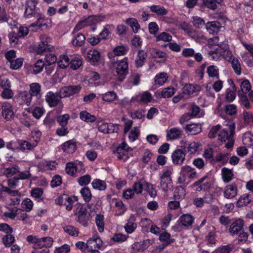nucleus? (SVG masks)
<instances>
[{
  "label": "nucleus",
  "instance_id": "21",
  "mask_svg": "<svg viewBox=\"0 0 253 253\" xmlns=\"http://www.w3.org/2000/svg\"><path fill=\"white\" fill-rule=\"evenodd\" d=\"M40 39V42L36 49L38 54H41L43 51L49 49V45L48 43L51 41V39L45 35H41Z\"/></svg>",
  "mask_w": 253,
  "mask_h": 253
},
{
  "label": "nucleus",
  "instance_id": "33",
  "mask_svg": "<svg viewBox=\"0 0 253 253\" xmlns=\"http://www.w3.org/2000/svg\"><path fill=\"white\" fill-rule=\"evenodd\" d=\"M128 236L122 233H115L110 238L108 243L110 245H113L116 243H121L126 241Z\"/></svg>",
  "mask_w": 253,
  "mask_h": 253
},
{
  "label": "nucleus",
  "instance_id": "3",
  "mask_svg": "<svg viewBox=\"0 0 253 253\" xmlns=\"http://www.w3.org/2000/svg\"><path fill=\"white\" fill-rule=\"evenodd\" d=\"M132 149L126 142H122L114 152L115 157L119 160L125 162L131 156Z\"/></svg>",
  "mask_w": 253,
  "mask_h": 253
},
{
  "label": "nucleus",
  "instance_id": "48",
  "mask_svg": "<svg viewBox=\"0 0 253 253\" xmlns=\"http://www.w3.org/2000/svg\"><path fill=\"white\" fill-rule=\"evenodd\" d=\"M95 220L98 231L100 233L103 232L104 230V216L101 214H96Z\"/></svg>",
  "mask_w": 253,
  "mask_h": 253
},
{
  "label": "nucleus",
  "instance_id": "42",
  "mask_svg": "<svg viewBox=\"0 0 253 253\" xmlns=\"http://www.w3.org/2000/svg\"><path fill=\"white\" fill-rule=\"evenodd\" d=\"M83 61L81 56L78 55L71 56L70 65L73 70H77L82 65Z\"/></svg>",
  "mask_w": 253,
  "mask_h": 253
},
{
  "label": "nucleus",
  "instance_id": "18",
  "mask_svg": "<svg viewBox=\"0 0 253 253\" xmlns=\"http://www.w3.org/2000/svg\"><path fill=\"white\" fill-rule=\"evenodd\" d=\"M2 116L7 121L13 119L14 113L11 104L7 101L4 102L1 105Z\"/></svg>",
  "mask_w": 253,
  "mask_h": 253
},
{
  "label": "nucleus",
  "instance_id": "45",
  "mask_svg": "<svg viewBox=\"0 0 253 253\" xmlns=\"http://www.w3.org/2000/svg\"><path fill=\"white\" fill-rule=\"evenodd\" d=\"M150 10L159 16H165L167 14L168 10L160 5H153L150 7Z\"/></svg>",
  "mask_w": 253,
  "mask_h": 253
},
{
  "label": "nucleus",
  "instance_id": "5",
  "mask_svg": "<svg viewBox=\"0 0 253 253\" xmlns=\"http://www.w3.org/2000/svg\"><path fill=\"white\" fill-rule=\"evenodd\" d=\"M103 248V242L96 232L93 233L92 237L86 241V249L87 250H100Z\"/></svg>",
  "mask_w": 253,
  "mask_h": 253
},
{
  "label": "nucleus",
  "instance_id": "34",
  "mask_svg": "<svg viewBox=\"0 0 253 253\" xmlns=\"http://www.w3.org/2000/svg\"><path fill=\"white\" fill-rule=\"evenodd\" d=\"M244 224V221L242 219L239 218L234 221L231 225L229 231L232 234H237L241 230Z\"/></svg>",
  "mask_w": 253,
  "mask_h": 253
},
{
  "label": "nucleus",
  "instance_id": "9",
  "mask_svg": "<svg viewBox=\"0 0 253 253\" xmlns=\"http://www.w3.org/2000/svg\"><path fill=\"white\" fill-rule=\"evenodd\" d=\"M45 101L51 107H53L59 104L61 107V110L63 107V104H60V99L63 98L60 94V91L54 93L52 91H48L46 93L45 95Z\"/></svg>",
  "mask_w": 253,
  "mask_h": 253
},
{
  "label": "nucleus",
  "instance_id": "28",
  "mask_svg": "<svg viewBox=\"0 0 253 253\" xmlns=\"http://www.w3.org/2000/svg\"><path fill=\"white\" fill-rule=\"evenodd\" d=\"M182 134V130L178 127H172L167 130V139L174 140L179 138Z\"/></svg>",
  "mask_w": 253,
  "mask_h": 253
},
{
  "label": "nucleus",
  "instance_id": "10",
  "mask_svg": "<svg viewBox=\"0 0 253 253\" xmlns=\"http://www.w3.org/2000/svg\"><path fill=\"white\" fill-rule=\"evenodd\" d=\"M180 147L184 149L185 152L190 155H194L199 149L200 144L198 142L191 141L188 142L186 140H181L180 142Z\"/></svg>",
  "mask_w": 253,
  "mask_h": 253
},
{
  "label": "nucleus",
  "instance_id": "46",
  "mask_svg": "<svg viewBox=\"0 0 253 253\" xmlns=\"http://www.w3.org/2000/svg\"><path fill=\"white\" fill-rule=\"evenodd\" d=\"M91 185L93 188L99 191L105 190L107 187L106 182L99 179H94L91 183Z\"/></svg>",
  "mask_w": 253,
  "mask_h": 253
},
{
  "label": "nucleus",
  "instance_id": "1",
  "mask_svg": "<svg viewBox=\"0 0 253 253\" xmlns=\"http://www.w3.org/2000/svg\"><path fill=\"white\" fill-rule=\"evenodd\" d=\"M209 55L214 60H217L221 56L226 60H229L231 59L232 53L226 46L222 47L221 45L217 44L209 52Z\"/></svg>",
  "mask_w": 253,
  "mask_h": 253
},
{
  "label": "nucleus",
  "instance_id": "47",
  "mask_svg": "<svg viewBox=\"0 0 253 253\" xmlns=\"http://www.w3.org/2000/svg\"><path fill=\"white\" fill-rule=\"evenodd\" d=\"M234 130L231 129L229 132L225 128L221 129L218 134V139L221 141L225 142L227 139L233 137Z\"/></svg>",
  "mask_w": 253,
  "mask_h": 253
},
{
  "label": "nucleus",
  "instance_id": "51",
  "mask_svg": "<svg viewBox=\"0 0 253 253\" xmlns=\"http://www.w3.org/2000/svg\"><path fill=\"white\" fill-rule=\"evenodd\" d=\"M172 167L165 168L160 173V180H169L171 179L170 176L172 173Z\"/></svg>",
  "mask_w": 253,
  "mask_h": 253
},
{
  "label": "nucleus",
  "instance_id": "50",
  "mask_svg": "<svg viewBox=\"0 0 253 253\" xmlns=\"http://www.w3.org/2000/svg\"><path fill=\"white\" fill-rule=\"evenodd\" d=\"M168 76L166 73L162 72L158 74L155 77V82L159 86L163 85L167 81Z\"/></svg>",
  "mask_w": 253,
  "mask_h": 253
},
{
  "label": "nucleus",
  "instance_id": "19",
  "mask_svg": "<svg viewBox=\"0 0 253 253\" xmlns=\"http://www.w3.org/2000/svg\"><path fill=\"white\" fill-rule=\"evenodd\" d=\"M8 196L6 198L5 201L9 205L15 206L18 205L21 201L20 195L17 190H11L7 192Z\"/></svg>",
  "mask_w": 253,
  "mask_h": 253
},
{
  "label": "nucleus",
  "instance_id": "64",
  "mask_svg": "<svg viewBox=\"0 0 253 253\" xmlns=\"http://www.w3.org/2000/svg\"><path fill=\"white\" fill-rule=\"evenodd\" d=\"M234 248V245L229 244L226 246H222L216 249L214 253H230Z\"/></svg>",
  "mask_w": 253,
  "mask_h": 253
},
{
  "label": "nucleus",
  "instance_id": "25",
  "mask_svg": "<svg viewBox=\"0 0 253 253\" xmlns=\"http://www.w3.org/2000/svg\"><path fill=\"white\" fill-rule=\"evenodd\" d=\"M76 32L73 33L72 31V39L71 43L74 46H82L84 44L85 38L84 36L81 33H75Z\"/></svg>",
  "mask_w": 253,
  "mask_h": 253
},
{
  "label": "nucleus",
  "instance_id": "63",
  "mask_svg": "<svg viewBox=\"0 0 253 253\" xmlns=\"http://www.w3.org/2000/svg\"><path fill=\"white\" fill-rule=\"evenodd\" d=\"M80 193L85 202H88L90 201L92 194L90 189L88 187H84L81 190Z\"/></svg>",
  "mask_w": 253,
  "mask_h": 253
},
{
  "label": "nucleus",
  "instance_id": "4",
  "mask_svg": "<svg viewBox=\"0 0 253 253\" xmlns=\"http://www.w3.org/2000/svg\"><path fill=\"white\" fill-rule=\"evenodd\" d=\"M101 16H89L87 18L83 19L78 22V23L76 24L73 30V33L74 32L79 31L87 26L94 25L101 21Z\"/></svg>",
  "mask_w": 253,
  "mask_h": 253
},
{
  "label": "nucleus",
  "instance_id": "37",
  "mask_svg": "<svg viewBox=\"0 0 253 253\" xmlns=\"http://www.w3.org/2000/svg\"><path fill=\"white\" fill-rule=\"evenodd\" d=\"M194 219V218L192 215L186 213L182 215L179 218L178 221L180 222L182 225L188 227L192 224Z\"/></svg>",
  "mask_w": 253,
  "mask_h": 253
},
{
  "label": "nucleus",
  "instance_id": "13",
  "mask_svg": "<svg viewBox=\"0 0 253 253\" xmlns=\"http://www.w3.org/2000/svg\"><path fill=\"white\" fill-rule=\"evenodd\" d=\"M186 152L182 148H177L171 154V160L173 164L177 166L182 165L185 160Z\"/></svg>",
  "mask_w": 253,
  "mask_h": 253
},
{
  "label": "nucleus",
  "instance_id": "59",
  "mask_svg": "<svg viewBox=\"0 0 253 253\" xmlns=\"http://www.w3.org/2000/svg\"><path fill=\"white\" fill-rule=\"evenodd\" d=\"M243 142L247 146L253 145V134L251 132H246L243 137Z\"/></svg>",
  "mask_w": 253,
  "mask_h": 253
},
{
  "label": "nucleus",
  "instance_id": "40",
  "mask_svg": "<svg viewBox=\"0 0 253 253\" xmlns=\"http://www.w3.org/2000/svg\"><path fill=\"white\" fill-rule=\"evenodd\" d=\"M146 57L147 55L144 51L139 50L135 59L136 67L137 68L142 67L145 62Z\"/></svg>",
  "mask_w": 253,
  "mask_h": 253
},
{
  "label": "nucleus",
  "instance_id": "16",
  "mask_svg": "<svg viewBox=\"0 0 253 253\" xmlns=\"http://www.w3.org/2000/svg\"><path fill=\"white\" fill-rule=\"evenodd\" d=\"M240 92L242 94H248L250 100L253 101V91L252 90L251 84L250 81L247 79L240 80Z\"/></svg>",
  "mask_w": 253,
  "mask_h": 253
},
{
  "label": "nucleus",
  "instance_id": "15",
  "mask_svg": "<svg viewBox=\"0 0 253 253\" xmlns=\"http://www.w3.org/2000/svg\"><path fill=\"white\" fill-rule=\"evenodd\" d=\"M81 88L79 85L64 86L60 89V94L63 98L69 97L79 93Z\"/></svg>",
  "mask_w": 253,
  "mask_h": 253
},
{
  "label": "nucleus",
  "instance_id": "58",
  "mask_svg": "<svg viewBox=\"0 0 253 253\" xmlns=\"http://www.w3.org/2000/svg\"><path fill=\"white\" fill-rule=\"evenodd\" d=\"M236 96V88L233 87L232 88H227L225 93V99L228 102L233 101Z\"/></svg>",
  "mask_w": 253,
  "mask_h": 253
},
{
  "label": "nucleus",
  "instance_id": "55",
  "mask_svg": "<svg viewBox=\"0 0 253 253\" xmlns=\"http://www.w3.org/2000/svg\"><path fill=\"white\" fill-rule=\"evenodd\" d=\"M207 72L210 78L218 79L219 71L217 66L214 65H211L209 66L207 68Z\"/></svg>",
  "mask_w": 253,
  "mask_h": 253
},
{
  "label": "nucleus",
  "instance_id": "17",
  "mask_svg": "<svg viewBox=\"0 0 253 253\" xmlns=\"http://www.w3.org/2000/svg\"><path fill=\"white\" fill-rule=\"evenodd\" d=\"M98 129L100 132L105 134L116 133L119 130V126L112 123H102L98 125Z\"/></svg>",
  "mask_w": 253,
  "mask_h": 253
},
{
  "label": "nucleus",
  "instance_id": "32",
  "mask_svg": "<svg viewBox=\"0 0 253 253\" xmlns=\"http://www.w3.org/2000/svg\"><path fill=\"white\" fill-rule=\"evenodd\" d=\"M17 99L19 104L25 103L29 106L31 102L32 96L27 91H24L18 94Z\"/></svg>",
  "mask_w": 253,
  "mask_h": 253
},
{
  "label": "nucleus",
  "instance_id": "41",
  "mask_svg": "<svg viewBox=\"0 0 253 253\" xmlns=\"http://www.w3.org/2000/svg\"><path fill=\"white\" fill-rule=\"evenodd\" d=\"M159 239L164 243L165 246L174 242L175 240L171 238L170 234L166 231H164L159 235Z\"/></svg>",
  "mask_w": 253,
  "mask_h": 253
},
{
  "label": "nucleus",
  "instance_id": "36",
  "mask_svg": "<svg viewBox=\"0 0 253 253\" xmlns=\"http://www.w3.org/2000/svg\"><path fill=\"white\" fill-rule=\"evenodd\" d=\"M71 57L67 54L60 55L58 58H57L58 66L62 69L66 68L70 65Z\"/></svg>",
  "mask_w": 253,
  "mask_h": 253
},
{
  "label": "nucleus",
  "instance_id": "8",
  "mask_svg": "<svg viewBox=\"0 0 253 253\" xmlns=\"http://www.w3.org/2000/svg\"><path fill=\"white\" fill-rule=\"evenodd\" d=\"M74 214L77 216V221L84 226L88 225V216L86 209L81 205H78L74 211Z\"/></svg>",
  "mask_w": 253,
  "mask_h": 253
},
{
  "label": "nucleus",
  "instance_id": "54",
  "mask_svg": "<svg viewBox=\"0 0 253 253\" xmlns=\"http://www.w3.org/2000/svg\"><path fill=\"white\" fill-rule=\"evenodd\" d=\"M205 242L208 246H215L216 242L215 233L213 231L209 232L206 237Z\"/></svg>",
  "mask_w": 253,
  "mask_h": 253
},
{
  "label": "nucleus",
  "instance_id": "53",
  "mask_svg": "<svg viewBox=\"0 0 253 253\" xmlns=\"http://www.w3.org/2000/svg\"><path fill=\"white\" fill-rule=\"evenodd\" d=\"M126 23L131 27L134 33H138L140 27L136 19L133 18H128L126 20Z\"/></svg>",
  "mask_w": 253,
  "mask_h": 253
},
{
  "label": "nucleus",
  "instance_id": "11",
  "mask_svg": "<svg viewBox=\"0 0 253 253\" xmlns=\"http://www.w3.org/2000/svg\"><path fill=\"white\" fill-rule=\"evenodd\" d=\"M128 59L125 57L120 60L116 68L117 76L119 80L123 81L125 78L128 70Z\"/></svg>",
  "mask_w": 253,
  "mask_h": 253
},
{
  "label": "nucleus",
  "instance_id": "14",
  "mask_svg": "<svg viewBox=\"0 0 253 253\" xmlns=\"http://www.w3.org/2000/svg\"><path fill=\"white\" fill-rule=\"evenodd\" d=\"M84 170V165L80 161H77L75 163H68L66 165V171L68 174L72 176L75 175L76 172H81Z\"/></svg>",
  "mask_w": 253,
  "mask_h": 253
},
{
  "label": "nucleus",
  "instance_id": "38",
  "mask_svg": "<svg viewBox=\"0 0 253 253\" xmlns=\"http://www.w3.org/2000/svg\"><path fill=\"white\" fill-rule=\"evenodd\" d=\"M63 150L67 153H73L77 149L76 143L72 140L67 141L62 145Z\"/></svg>",
  "mask_w": 253,
  "mask_h": 253
},
{
  "label": "nucleus",
  "instance_id": "29",
  "mask_svg": "<svg viewBox=\"0 0 253 253\" xmlns=\"http://www.w3.org/2000/svg\"><path fill=\"white\" fill-rule=\"evenodd\" d=\"M201 89V87L199 85L195 84H187L183 89L184 94L188 95H195Z\"/></svg>",
  "mask_w": 253,
  "mask_h": 253
},
{
  "label": "nucleus",
  "instance_id": "22",
  "mask_svg": "<svg viewBox=\"0 0 253 253\" xmlns=\"http://www.w3.org/2000/svg\"><path fill=\"white\" fill-rule=\"evenodd\" d=\"M213 200V195L210 193L205 194L203 198H196L193 201V204L197 207H202L204 204L211 203Z\"/></svg>",
  "mask_w": 253,
  "mask_h": 253
},
{
  "label": "nucleus",
  "instance_id": "30",
  "mask_svg": "<svg viewBox=\"0 0 253 253\" xmlns=\"http://www.w3.org/2000/svg\"><path fill=\"white\" fill-rule=\"evenodd\" d=\"M29 93L32 97L35 96L38 99H39L42 96L41 85L37 83L31 84Z\"/></svg>",
  "mask_w": 253,
  "mask_h": 253
},
{
  "label": "nucleus",
  "instance_id": "26",
  "mask_svg": "<svg viewBox=\"0 0 253 253\" xmlns=\"http://www.w3.org/2000/svg\"><path fill=\"white\" fill-rule=\"evenodd\" d=\"M135 221V216L131 214L128 218L127 223L124 226L125 230L127 234L132 233L137 228V224Z\"/></svg>",
  "mask_w": 253,
  "mask_h": 253
},
{
  "label": "nucleus",
  "instance_id": "57",
  "mask_svg": "<svg viewBox=\"0 0 253 253\" xmlns=\"http://www.w3.org/2000/svg\"><path fill=\"white\" fill-rule=\"evenodd\" d=\"M115 206L118 211V212L116 213V215L118 216L123 215L126 210V206L121 200H116Z\"/></svg>",
  "mask_w": 253,
  "mask_h": 253
},
{
  "label": "nucleus",
  "instance_id": "2",
  "mask_svg": "<svg viewBox=\"0 0 253 253\" xmlns=\"http://www.w3.org/2000/svg\"><path fill=\"white\" fill-rule=\"evenodd\" d=\"M188 112L182 116L180 120V123L183 124L185 121L190 117L201 118L204 116V112L194 103L188 104Z\"/></svg>",
  "mask_w": 253,
  "mask_h": 253
},
{
  "label": "nucleus",
  "instance_id": "49",
  "mask_svg": "<svg viewBox=\"0 0 253 253\" xmlns=\"http://www.w3.org/2000/svg\"><path fill=\"white\" fill-rule=\"evenodd\" d=\"M223 0H203V3L208 8L214 10L221 5Z\"/></svg>",
  "mask_w": 253,
  "mask_h": 253
},
{
  "label": "nucleus",
  "instance_id": "60",
  "mask_svg": "<svg viewBox=\"0 0 253 253\" xmlns=\"http://www.w3.org/2000/svg\"><path fill=\"white\" fill-rule=\"evenodd\" d=\"M64 231L69 235L76 237L79 235V229L72 225H66L63 227Z\"/></svg>",
  "mask_w": 253,
  "mask_h": 253
},
{
  "label": "nucleus",
  "instance_id": "56",
  "mask_svg": "<svg viewBox=\"0 0 253 253\" xmlns=\"http://www.w3.org/2000/svg\"><path fill=\"white\" fill-rule=\"evenodd\" d=\"M33 202L29 198H25L21 203V206L22 209L26 211H30L33 207Z\"/></svg>",
  "mask_w": 253,
  "mask_h": 253
},
{
  "label": "nucleus",
  "instance_id": "39",
  "mask_svg": "<svg viewBox=\"0 0 253 253\" xmlns=\"http://www.w3.org/2000/svg\"><path fill=\"white\" fill-rule=\"evenodd\" d=\"M185 130L189 134L195 135L201 131V126L197 124H190L185 127Z\"/></svg>",
  "mask_w": 253,
  "mask_h": 253
},
{
  "label": "nucleus",
  "instance_id": "31",
  "mask_svg": "<svg viewBox=\"0 0 253 253\" xmlns=\"http://www.w3.org/2000/svg\"><path fill=\"white\" fill-rule=\"evenodd\" d=\"M205 27L209 34L212 35L217 33L221 28L220 23L215 21L207 23Z\"/></svg>",
  "mask_w": 253,
  "mask_h": 253
},
{
  "label": "nucleus",
  "instance_id": "20",
  "mask_svg": "<svg viewBox=\"0 0 253 253\" xmlns=\"http://www.w3.org/2000/svg\"><path fill=\"white\" fill-rule=\"evenodd\" d=\"M238 194L237 186L235 183L227 185L223 190V196L227 199H232L235 198Z\"/></svg>",
  "mask_w": 253,
  "mask_h": 253
},
{
  "label": "nucleus",
  "instance_id": "62",
  "mask_svg": "<svg viewBox=\"0 0 253 253\" xmlns=\"http://www.w3.org/2000/svg\"><path fill=\"white\" fill-rule=\"evenodd\" d=\"M172 40V36L168 33L162 32L156 36V40L157 42L163 41L169 42Z\"/></svg>",
  "mask_w": 253,
  "mask_h": 253
},
{
  "label": "nucleus",
  "instance_id": "6",
  "mask_svg": "<svg viewBox=\"0 0 253 253\" xmlns=\"http://www.w3.org/2000/svg\"><path fill=\"white\" fill-rule=\"evenodd\" d=\"M39 0H26L24 17L30 18L39 14V9L36 7Z\"/></svg>",
  "mask_w": 253,
  "mask_h": 253
},
{
  "label": "nucleus",
  "instance_id": "35",
  "mask_svg": "<svg viewBox=\"0 0 253 253\" xmlns=\"http://www.w3.org/2000/svg\"><path fill=\"white\" fill-rule=\"evenodd\" d=\"M26 241L32 244L33 248L35 250L42 249L41 238H38L34 235H29L26 238Z\"/></svg>",
  "mask_w": 253,
  "mask_h": 253
},
{
  "label": "nucleus",
  "instance_id": "27",
  "mask_svg": "<svg viewBox=\"0 0 253 253\" xmlns=\"http://www.w3.org/2000/svg\"><path fill=\"white\" fill-rule=\"evenodd\" d=\"M253 201V196L251 194H244L240 197L236 203L237 207L246 206Z\"/></svg>",
  "mask_w": 253,
  "mask_h": 253
},
{
  "label": "nucleus",
  "instance_id": "61",
  "mask_svg": "<svg viewBox=\"0 0 253 253\" xmlns=\"http://www.w3.org/2000/svg\"><path fill=\"white\" fill-rule=\"evenodd\" d=\"M185 196V190L182 186L177 187L174 192V198L175 200H181Z\"/></svg>",
  "mask_w": 253,
  "mask_h": 253
},
{
  "label": "nucleus",
  "instance_id": "7",
  "mask_svg": "<svg viewBox=\"0 0 253 253\" xmlns=\"http://www.w3.org/2000/svg\"><path fill=\"white\" fill-rule=\"evenodd\" d=\"M196 175L195 169L186 165L181 167L178 180L180 183H183L186 181L187 178L193 179L196 177Z\"/></svg>",
  "mask_w": 253,
  "mask_h": 253
},
{
  "label": "nucleus",
  "instance_id": "44",
  "mask_svg": "<svg viewBox=\"0 0 253 253\" xmlns=\"http://www.w3.org/2000/svg\"><path fill=\"white\" fill-rule=\"evenodd\" d=\"M80 119L87 123H93L95 121L96 118L86 111H81L80 113Z\"/></svg>",
  "mask_w": 253,
  "mask_h": 253
},
{
  "label": "nucleus",
  "instance_id": "52",
  "mask_svg": "<svg viewBox=\"0 0 253 253\" xmlns=\"http://www.w3.org/2000/svg\"><path fill=\"white\" fill-rule=\"evenodd\" d=\"M222 177L224 182L230 181L233 177V173L231 169L226 168H223L221 170Z\"/></svg>",
  "mask_w": 253,
  "mask_h": 253
},
{
  "label": "nucleus",
  "instance_id": "12",
  "mask_svg": "<svg viewBox=\"0 0 253 253\" xmlns=\"http://www.w3.org/2000/svg\"><path fill=\"white\" fill-rule=\"evenodd\" d=\"M153 96L148 91H144L132 96V100L135 102V106L147 104L152 101Z\"/></svg>",
  "mask_w": 253,
  "mask_h": 253
},
{
  "label": "nucleus",
  "instance_id": "23",
  "mask_svg": "<svg viewBox=\"0 0 253 253\" xmlns=\"http://www.w3.org/2000/svg\"><path fill=\"white\" fill-rule=\"evenodd\" d=\"M19 144L20 150L23 152L31 151L38 145L37 141H33L32 139H29V141L20 140Z\"/></svg>",
  "mask_w": 253,
  "mask_h": 253
},
{
  "label": "nucleus",
  "instance_id": "24",
  "mask_svg": "<svg viewBox=\"0 0 253 253\" xmlns=\"http://www.w3.org/2000/svg\"><path fill=\"white\" fill-rule=\"evenodd\" d=\"M84 57L87 60L94 64L100 60V53L96 49H90L87 51Z\"/></svg>",
  "mask_w": 253,
  "mask_h": 253
},
{
  "label": "nucleus",
  "instance_id": "43",
  "mask_svg": "<svg viewBox=\"0 0 253 253\" xmlns=\"http://www.w3.org/2000/svg\"><path fill=\"white\" fill-rule=\"evenodd\" d=\"M225 113L230 116L234 117L237 113V106L234 104H226L223 108Z\"/></svg>",
  "mask_w": 253,
  "mask_h": 253
}]
</instances>
